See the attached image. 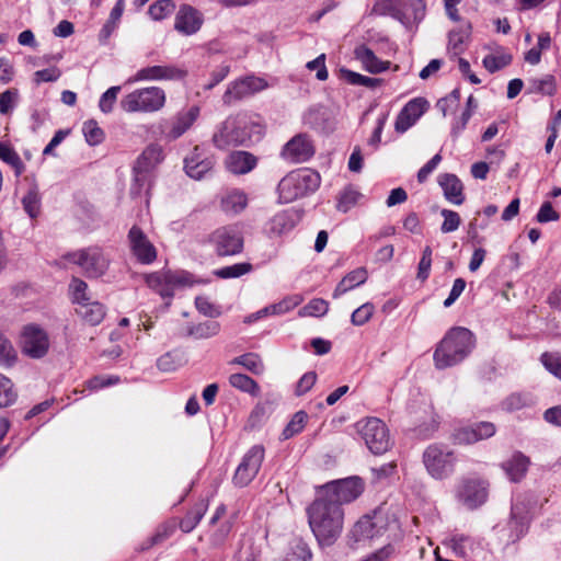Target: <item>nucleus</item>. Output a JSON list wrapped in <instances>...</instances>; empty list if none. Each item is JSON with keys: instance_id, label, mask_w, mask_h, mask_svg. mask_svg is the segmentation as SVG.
Here are the masks:
<instances>
[{"instance_id": "nucleus-1", "label": "nucleus", "mask_w": 561, "mask_h": 561, "mask_svg": "<svg viewBox=\"0 0 561 561\" xmlns=\"http://www.w3.org/2000/svg\"><path fill=\"white\" fill-rule=\"evenodd\" d=\"M307 514L309 526L318 542L322 546L333 545L343 529L344 511L342 506L336 501L319 494L307 508Z\"/></svg>"}, {"instance_id": "nucleus-2", "label": "nucleus", "mask_w": 561, "mask_h": 561, "mask_svg": "<svg viewBox=\"0 0 561 561\" xmlns=\"http://www.w3.org/2000/svg\"><path fill=\"white\" fill-rule=\"evenodd\" d=\"M473 333L462 327L450 329L436 346L434 364L438 369L455 366L461 363L474 348Z\"/></svg>"}, {"instance_id": "nucleus-3", "label": "nucleus", "mask_w": 561, "mask_h": 561, "mask_svg": "<svg viewBox=\"0 0 561 561\" xmlns=\"http://www.w3.org/2000/svg\"><path fill=\"white\" fill-rule=\"evenodd\" d=\"M320 185L318 172L305 168L289 172L278 184V195L283 203H291L313 193Z\"/></svg>"}, {"instance_id": "nucleus-4", "label": "nucleus", "mask_w": 561, "mask_h": 561, "mask_svg": "<svg viewBox=\"0 0 561 561\" xmlns=\"http://www.w3.org/2000/svg\"><path fill=\"white\" fill-rule=\"evenodd\" d=\"M259 128L260 126L250 122L245 115L228 117L214 134L213 142L219 149L242 146L251 140L252 131Z\"/></svg>"}, {"instance_id": "nucleus-5", "label": "nucleus", "mask_w": 561, "mask_h": 561, "mask_svg": "<svg viewBox=\"0 0 561 561\" xmlns=\"http://www.w3.org/2000/svg\"><path fill=\"white\" fill-rule=\"evenodd\" d=\"M422 460L427 473L435 480H445L455 472L458 456L449 446L442 443L428 445Z\"/></svg>"}, {"instance_id": "nucleus-6", "label": "nucleus", "mask_w": 561, "mask_h": 561, "mask_svg": "<svg viewBox=\"0 0 561 561\" xmlns=\"http://www.w3.org/2000/svg\"><path fill=\"white\" fill-rule=\"evenodd\" d=\"M165 92L159 87L137 89L122 98L119 105L126 113H153L164 106Z\"/></svg>"}, {"instance_id": "nucleus-7", "label": "nucleus", "mask_w": 561, "mask_h": 561, "mask_svg": "<svg viewBox=\"0 0 561 561\" xmlns=\"http://www.w3.org/2000/svg\"><path fill=\"white\" fill-rule=\"evenodd\" d=\"M68 261L79 265L83 274L89 278L103 276L110 266V257L100 247H88L79 251L68 253Z\"/></svg>"}, {"instance_id": "nucleus-8", "label": "nucleus", "mask_w": 561, "mask_h": 561, "mask_svg": "<svg viewBox=\"0 0 561 561\" xmlns=\"http://www.w3.org/2000/svg\"><path fill=\"white\" fill-rule=\"evenodd\" d=\"M356 427L367 448L374 455L385 454L390 448L389 431L381 420L367 417L357 422Z\"/></svg>"}, {"instance_id": "nucleus-9", "label": "nucleus", "mask_w": 561, "mask_h": 561, "mask_svg": "<svg viewBox=\"0 0 561 561\" xmlns=\"http://www.w3.org/2000/svg\"><path fill=\"white\" fill-rule=\"evenodd\" d=\"M218 256H231L242 252L243 234L236 225H227L215 229L207 238Z\"/></svg>"}, {"instance_id": "nucleus-10", "label": "nucleus", "mask_w": 561, "mask_h": 561, "mask_svg": "<svg viewBox=\"0 0 561 561\" xmlns=\"http://www.w3.org/2000/svg\"><path fill=\"white\" fill-rule=\"evenodd\" d=\"M147 285L163 298H172L176 287L192 286L193 275L185 271H160L146 277Z\"/></svg>"}, {"instance_id": "nucleus-11", "label": "nucleus", "mask_w": 561, "mask_h": 561, "mask_svg": "<svg viewBox=\"0 0 561 561\" xmlns=\"http://www.w3.org/2000/svg\"><path fill=\"white\" fill-rule=\"evenodd\" d=\"M22 353L31 358L39 359L47 355L50 346L48 333L36 323H28L21 331Z\"/></svg>"}, {"instance_id": "nucleus-12", "label": "nucleus", "mask_w": 561, "mask_h": 561, "mask_svg": "<svg viewBox=\"0 0 561 561\" xmlns=\"http://www.w3.org/2000/svg\"><path fill=\"white\" fill-rule=\"evenodd\" d=\"M488 481L480 478H462L456 485L457 500L467 508L474 510L485 503L489 495Z\"/></svg>"}, {"instance_id": "nucleus-13", "label": "nucleus", "mask_w": 561, "mask_h": 561, "mask_svg": "<svg viewBox=\"0 0 561 561\" xmlns=\"http://www.w3.org/2000/svg\"><path fill=\"white\" fill-rule=\"evenodd\" d=\"M364 490L363 480L358 477L333 481L323 486L320 494L336 501L341 506L356 500Z\"/></svg>"}, {"instance_id": "nucleus-14", "label": "nucleus", "mask_w": 561, "mask_h": 561, "mask_svg": "<svg viewBox=\"0 0 561 561\" xmlns=\"http://www.w3.org/2000/svg\"><path fill=\"white\" fill-rule=\"evenodd\" d=\"M264 460V448L260 445L251 447L243 456L232 478L233 484L247 486L259 473Z\"/></svg>"}, {"instance_id": "nucleus-15", "label": "nucleus", "mask_w": 561, "mask_h": 561, "mask_svg": "<svg viewBox=\"0 0 561 561\" xmlns=\"http://www.w3.org/2000/svg\"><path fill=\"white\" fill-rule=\"evenodd\" d=\"M530 508L531 502L527 497H517L512 504L508 522L510 541L515 542L527 533L530 523Z\"/></svg>"}, {"instance_id": "nucleus-16", "label": "nucleus", "mask_w": 561, "mask_h": 561, "mask_svg": "<svg viewBox=\"0 0 561 561\" xmlns=\"http://www.w3.org/2000/svg\"><path fill=\"white\" fill-rule=\"evenodd\" d=\"M386 520L380 513L365 515L358 519L350 531V540L354 543L369 540L383 534Z\"/></svg>"}, {"instance_id": "nucleus-17", "label": "nucleus", "mask_w": 561, "mask_h": 561, "mask_svg": "<svg viewBox=\"0 0 561 561\" xmlns=\"http://www.w3.org/2000/svg\"><path fill=\"white\" fill-rule=\"evenodd\" d=\"M314 154L312 140L307 134L294 136L282 149L280 156L293 163H301Z\"/></svg>"}, {"instance_id": "nucleus-18", "label": "nucleus", "mask_w": 561, "mask_h": 561, "mask_svg": "<svg viewBox=\"0 0 561 561\" xmlns=\"http://www.w3.org/2000/svg\"><path fill=\"white\" fill-rule=\"evenodd\" d=\"M128 241L133 254L139 262L150 264L156 260V248L139 227L133 226L130 228Z\"/></svg>"}, {"instance_id": "nucleus-19", "label": "nucleus", "mask_w": 561, "mask_h": 561, "mask_svg": "<svg viewBox=\"0 0 561 561\" xmlns=\"http://www.w3.org/2000/svg\"><path fill=\"white\" fill-rule=\"evenodd\" d=\"M495 431L493 423L479 422L471 426L457 428L453 434V439L458 445H470L492 437Z\"/></svg>"}, {"instance_id": "nucleus-20", "label": "nucleus", "mask_w": 561, "mask_h": 561, "mask_svg": "<svg viewBox=\"0 0 561 561\" xmlns=\"http://www.w3.org/2000/svg\"><path fill=\"white\" fill-rule=\"evenodd\" d=\"M185 76L186 71L173 65L150 66L139 69L128 81L180 80Z\"/></svg>"}, {"instance_id": "nucleus-21", "label": "nucleus", "mask_w": 561, "mask_h": 561, "mask_svg": "<svg viewBox=\"0 0 561 561\" xmlns=\"http://www.w3.org/2000/svg\"><path fill=\"white\" fill-rule=\"evenodd\" d=\"M428 103L423 98H415L409 101L400 111L396 118L394 129L398 133H404L412 127L416 121L424 114Z\"/></svg>"}, {"instance_id": "nucleus-22", "label": "nucleus", "mask_w": 561, "mask_h": 561, "mask_svg": "<svg viewBox=\"0 0 561 561\" xmlns=\"http://www.w3.org/2000/svg\"><path fill=\"white\" fill-rule=\"evenodd\" d=\"M409 0H376L371 13L376 15H389L401 23L410 22L407 11Z\"/></svg>"}, {"instance_id": "nucleus-23", "label": "nucleus", "mask_w": 561, "mask_h": 561, "mask_svg": "<svg viewBox=\"0 0 561 561\" xmlns=\"http://www.w3.org/2000/svg\"><path fill=\"white\" fill-rule=\"evenodd\" d=\"M213 167V159L204 156L198 147H195L193 152L184 159V170L194 180H201Z\"/></svg>"}, {"instance_id": "nucleus-24", "label": "nucleus", "mask_w": 561, "mask_h": 561, "mask_svg": "<svg viewBox=\"0 0 561 561\" xmlns=\"http://www.w3.org/2000/svg\"><path fill=\"white\" fill-rule=\"evenodd\" d=\"M203 24L201 13L191 5H182L175 18V30L192 35L196 33Z\"/></svg>"}, {"instance_id": "nucleus-25", "label": "nucleus", "mask_w": 561, "mask_h": 561, "mask_svg": "<svg viewBox=\"0 0 561 561\" xmlns=\"http://www.w3.org/2000/svg\"><path fill=\"white\" fill-rule=\"evenodd\" d=\"M529 465L530 460L527 456L520 451H515L510 459L502 462L501 467L510 481L516 483L524 479Z\"/></svg>"}, {"instance_id": "nucleus-26", "label": "nucleus", "mask_w": 561, "mask_h": 561, "mask_svg": "<svg viewBox=\"0 0 561 561\" xmlns=\"http://www.w3.org/2000/svg\"><path fill=\"white\" fill-rule=\"evenodd\" d=\"M355 58L359 60L363 68L370 73H380L389 68V61L380 60L375 53L366 45H359L354 50Z\"/></svg>"}, {"instance_id": "nucleus-27", "label": "nucleus", "mask_w": 561, "mask_h": 561, "mask_svg": "<svg viewBox=\"0 0 561 561\" xmlns=\"http://www.w3.org/2000/svg\"><path fill=\"white\" fill-rule=\"evenodd\" d=\"M257 159L247 151H234L226 160L227 169L233 174H245L256 165Z\"/></svg>"}, {"instance_id": "nucleus-28", "label": "nucleus", "mask_w": 561, "mask_h": 561, "mask_svg": "<svg viewBox=\"0 0 561 561\" xmlns=\"http://www.w3.org/2000/svg\"><path fill=\"white\" fill-rule=\"evenodd\" d=\"M438 183L444 191L445 197L449 202H451L456 205H460L463 203V201H465V196L462 194L463 186H462L461 181L455 174L445 173V174L439 175Z\"/></svg>"}, {"instance_id": "nucleus-29", "label": "nucleus", "mask_w": 561, "mask_h": 561, "mask_svg": "<svg viewBox=\"0 0 561 561\" xmlns=\"http://www.w3.org/2000/svg\"><path fill=\"white\" fill-rule=\"evenodd\" d=\"M162 159V148L159 145L151 144L137 158L133 169L151 173Z\"/></svg>"}, {"instance_id": "nucleus-30", "label": "nucleus", "mask_w": 561, "mask_h": 561, "mask_svg": "<svg viewBox=\"0 0 561 561\" xmlns=\"http://www.w3.org/2000/svg\"><path fill=\"white\" fill-rule=\"evenodd\" d=\"M79 317L91 325H98L105 316V308L99 301H87L79 305L76 309Z\"/></svg>"}, {"instance_id": "nucleus-31", "label": "nucleus", "mask_w": 561, "mask_h": 561, "mask_svg": "<svg viewBox=\"0 0 561 561\" xmlns=\"http://www.w3.org/2000/svg\"><path fill=\"white\" fill-rule=\"evenodd\" d=\"M298 220L295 210H285L276 214L270 222V230L275 234H283L290 231Z\"/></svg>"}, {"instance_id": "nucleus-32", "label": "nucleus", "mask_w": 561, "mask_h": 561, "mask_svg": "<svg viewBox=\"0 0 561 561\" xmlns=\"http://www.w3.org/2000/svg\"><path fill=\"white\" fill-rule=\"evenodd\" d=\"M367 279V271L364 267L350 272L335 287L333 298L336 299L346 291L364 284Z\"/></svg>"}, {"instance_id": "nucleus-33", "label": "nucleus", "mask_w": 561, "mask_h": 561, "mask_svg": "<svg viewBox=\"0 0 561 561\" xmlns=\"http://www.w3.org/2000/svg\"><path fill=\"white\" fill-rule=\"evenodd\" d=\"M248 205L247 195L241 191H231L221 198V209L228 215H237L241 213Z\"/></svg>"}, {"instance_id": "nucleus-34", "label": "nucleus", "mask_w": 561, "mask_h": 561, "mask_svg": "<svg viewBox=\"0 0 561 561\" xmlns=\"http://www.w3.org/2000/svg\"><path fill=\"white\" fill-rule=\"evenodd\" d=\"M199 115V108L191 107L187 112L180 113L173 122L170 130V137L176 139L181 137L196 121Z\"/></svg>"}, {"instance_id": "nucleus-35", "label": "nucleus", "mask_w": 561, "mask_h": 561, "mask_svg": "<svg viewBox=\"0 0 561 561\" xmlns=\"http://www.w3.org/2000/svg\"><path fill=\"white\" fill-rule=\"evenodd\" d=\"M207 511V503L199 501L196 503L191 511L180 522V529L183 533H191L204 517Z\"/></svg>"}, {"instance_id": "nucleus-36", "label": "nucleus", "mask_w": 561, "mask_h": 561, "mask_svg": "<svg viewBox=\"0 0 561 561\" xmlns=\"http://www.w3.org/2000/svg\"><path fill=\"white\" fill-rule=\"evenodd\" d=\"M252 93L248 90V87L243 82L242 78L231 82L226 92L222 95V102L225 105H231L232 103L240 101L244 98L251 96Z\"/></svg>"}, {"instance_id": "nucleus-37", "label": "nucleus", "mask_w": 561, "mask_h": 561, "mask_svg": "<svg viewBox=\"0 0 561 561\" xmlns=\"http://www.w3.org/2000/svg\"><path fill=\"white\" fill-rule=\"evenodd\" d=\"M0 159L14 170L15 176L22 175L25 171V164L18 152L10 146L2 142H0Z\"/></svg>"}, {"instance_id": "nucleus-38", "label": "nucleus", "mask_w": 561, "mask_h": 561, "mask_svg": "<svg viewBox=\"0 0 561 561\" xmlns=\"http://www.w3.org/2000/svg\"><path fill=\"white\" fill-rule=\"evenodd\" d=\"M133 182L130 184L129 194L133 198L139 197L142 192L148 193L151 187V173L134 170Z\"/></svg>"}, {"instance_id": "nucleus-39", "label": "nucleus", "mask_w": 561, "mask_h": 561, "mask_svg": "<svg viewBox=\"0 0 561 561\" xmlns=\"http://www.w3.org/2000/svg\"><path fill=\"white\" fill-rule=\"evenodd\" d=\"M229 383L233 388L252 396H257L260 393V387L257 382L244 374H232L229 377Z\"/></svg>"}, {"instance_id": "nucleus-40", "label": "nucleus", "mask_w": 561, "mask_h": 561, "mask_svg": "<svg viewBox=\"0 0 561 561\" xmlns=\"http://www.w3.org/2000/svg\"><path fill=\"white\" fill-rule=\"evenodd\" d=\"M220 325L218 322L207 320L205 322L188 327L187 335L195 339H208L218 334Z\"/></svg>"}, {"instance_id": "nucleus-41", "label": "nucleus", "mask_w": 561, "mask_h": 561, "mask_svg": "<svg viewBox=\"0 0 561 561\" xmlns=\"http://www.w3.org/2000/svg\"><path fill=\"white\" fill-rule=\"evenodd\" d=\"M340 73L342 79L353 85H364L373 89L379 85L381 82L380 79L366 77L345 68L340 69Z\"/></svg>"}, {"instance_id": "nucleus-42", "label": "nucleus", "mask_w": 561, "mask_h": 561, "mask_svg": "<svg viewBox=\"0 0 561 561\" xmlns=\"http://www.w3.org/2000/svg\"><path fill=\"white\" fill-rule=\"evenodd\" d=\"M252 271V265L248 262L236 263L233 265L224 266L214 271V275L218 278H238Z\"/></svg>"}, {"instance_id": "nucleus-43", "label": "nucleus", "mask_w": 561, "mask_h": 561, "mask_svg": "<svg viewBox=\"0 0 561 561\" xmlns=\"http://www.w3.org/2000/svg\"><path fill=\"white\" fill-rule=\"evenodd\" d=\"M261 548L255 545L252 537H245L237 556L238 561H260Z\"/></svg>"}, {"instance_id": "nucleus-44", "label": "nucleus", "mask_w": 561, "mask_h": 561, "mask_svg": "<svg viewBox=\"0 0 561 561\" xmlns=\"http://www.w3.org/2000/svg\"><path fill=\"white\" fill-rule=\"evenodd\" d=\"M232 363L243 366L254 375H262L264 373V364L261 357L255 353H248L238 356L232 360Z\"/></svg>"}, {"instance_id": "nucleus-45", "label": "nucleus", "mask_w": 561, "mask_h": 561, "mask_svg": "<svg viewBox=\"0 0 561 561\" xmlns=\"http://www.w3.org/2000/svg\"><path fill=\"white\" fill-rule=\"evenodd\" d=\"M18 359V353L11 341L0 332V366L11 367Z\"/></svg>"}, {"instance_id": "nucleus-46", "label": "nucleus", "mask_w": 561, "mask_h": 561, "mask_svg": "<svg viewBox=\"0 0 561 561\" xmlns=\"http://www.w3.org/2000/svg\"><path fill=\"white\" fill-rule=\"evenodd\" d=\"M529 92L543 95H553L556 93V80L551 75H546L540 79L529 81Z\"/></svg>"}, {"instance_id": "nucleus-47", "label": "nucleus", "mask_w": 561, "mask_h": 561, "mask_svg": "<svg viewBox=\"0 0 561 561\" xmlns=\"http://www.w3.org/2000/svg\"><path fill=\"white\" fill-rule=\"evenodd\" d=\"M312 553L307 542L301 538L293 540L290 546V552L286 557V561H310Z\"/></svg>"}, {"instance_id": "nucleus-48", "label": "nucleus", "mask_w": 561, "mask_h": 561, "mask_svg": "<svg viewBox=\"0 0 561 561\" xmlns=\"http://www.w3.org/2000/svg\"><path fill=\"white\" fill-rule=\"evenodd\" d=\"M362 194L353 186H346L339 195L336 208L340 211L346 213L355 206Z\"/></svg>"}, {"instance_id": "nucleus-49", "label": "nucleus", "mask_w": 561, "mask_h": 561, "mask_svg": "<svg viewBox=\"0 0 561 561\" xmlns=\"http://www.w3.org/2000/svg\"><path fill=\"white\" fill-rule=\"evenodd\" d=\"M308 414L305 411H298L294 414L289 423L284 428L282 436L284 439H289L299 434L306 426Z\"/></svg>"}, {"instance_id": "nucleus-50", "label": "nucleus", "mask_w": 561, "mask_h": 561, "mask_svg": "<svg viewBox=\"0 0 561 561\" xmlns=\"http://www.w3.org/2000/svg\"><path fill=\"white\" fill-rule=\"evenodd\" d=\"M18 393L13 388L12 381L0 374V408L10 407L15 402Z\"/></svg>"}, {"instance_id": "nucleus-51", "label": "nucleus", "mask_w": 561, "mask_h": 561, "mask_svg": "<svg viewBox=\"0 0 561 561\" xmlns=\"http://www.w3.org/2000/svg\"><path fill=\"white\" fill-rule=\"evenodd\" d=\"M182 364V355L178 351H171L157 359V367L164 373L176 370Z\"/></svg>"}, {"instance_id": "nucleus-52", "label": "nucleus", "mask_w": 561, "mask_h": 561, "mask_svg": "<svg viewBox=\"0 0 561 561\" xmlns=\"http://www.w3.org/2000/svg\"><path fill=\"white\" fill-rule=\"evenodd\" d=\"M82 131L85 140L90 146H96L104 139V131L99 127L98 123L93 119L83 123Z\"/></svg>"}, {"instance_id": "nucleus-53", "label": "nucleus", "mask_w": 561, "mask_h": 561, "mask_svg": "<svg viewBox=\"0 0 561 561\" xmlns=\"http://www.w3.org/2000/svg\"><path fill=\"white\" fill-rule=\"evenodd\" d=\"M511 61L512 56L510 54L486 55L483 58V66L489 72L493 73L508 66Z\"/></svg>"}, {"instance_id": "nucleus-54", "label": "nucleus", "mask_w": 561, "mask_h": 561, "mask_svg": "<svg viewBox=\"0 0 561 561\" xmlns=\"http://www.w3.org/2000/svg\"><path fill=\"white\" fill-rule=\"evenodd\" d=\"M540 362L543 367L552 374L556 378L561 380V354L545 352L540 356Z\"/></svg>"}, {"instance_id": "nucleus-55", "label": "nucleus", "mask_w": 561, "mask_h": 561, "mask_svg": "<svg viewBox=\"0 0 561 561\" xmlns=\"http://www.w3.org/2000/svg\"><path fill=\"white\" fill-rule=\"evenodd\" d=\"M69 287L72 295V301L78 306L91 300L88 296V284L84 280L73 277Z\"/></svg>"}, {"instance_id": "nucleus-56", "label": "nucleus", "mask_w": 561, "mask_h": 561, "mask_svg": "<svg viewBox=\"0 0 561 561\" xmlns=\"http://www.w3.org/2000/svg\"><path fill=\"white\" fill-rule=\"evenodd\" d=\"M175 4L172 0H157L149 7V15L153 20H162L173 12Z\"/></svg>"}, {"instance_id": "nucleus-57", "label": "nucleus", "mask_w": 561, "mask_h": 561, "mask_svg": "<svg viewBox=\"0 0 561 561\" xmlns=\"http://www.w3.org/2000/svg\"><path fill=\"white\" fill-rule=\"evenodd\" d=\"M19 93L16 89H8L0 93V113L8 115L13 112L18 105Z\"/></svg>"}, {"instance_id": "nucleus-58", "label": "nucleus", "mask_w": 561, "mask_h": 561, "mask_svg": "<svg viewBox=\"0 0 561 561\" xmlns=\"http://www.w3.org/2000/svg\"><path fill=\"white\" fill-rule=\"evenodd\" d=\"M121 91L119 85H114L107 89L100 98L99 107L104 114H108L113 111L114 104L117 100V95Z\"/></svg>"}, {"instance_id": "nucleus-59", "label": "nucleus", "mask_w": 561, "mask_h": 561, "mask_svg": "<svg viewBox=\"0 0 561 561\" xmlns=\"http://www.w3.org/2000/svg\"><path fill=\"white\" fill-rule=\"evenodd\" d=\"M329 310V304L321 298L310 300L300 311L302 316L321 317Z\"/></svg>"}, {"instance_id": "nucleus-60", "label": "nucleus", "mask_w": 561, "mask_h": 561, "mask_svg": "<svg viewBox=\"0 0 561 561\" xmlns=\"http://www.w3.org/2000/svg\"><path fill=\"white\" fill-rule=\"evenodd\" d=\"M172 533H173V528L171 526L163 525L157 529L154 535H152L150 538L145 540L140 545L139 549L141 551H146V550L150 549L151 547H153L158 543H161L162 541L168 539L172 535Z\"/></svg>"}, {"instance_id": "nucleus-61", "label": "nucleus", "mask_w": 561, "mask_h": 561, "mask_svg": "<svg viewBox=\"0 0 561 561\" xmlns=\"http://www.w3.org/2000/svg\"><path fill=\"white\" fill-rule=\"evenodd\" d=\"M440 215L444 217L440 230L444 233L457 230L461 224V218L458 213L450 209H443Z\"/></svg>"}, {"instance_id": "nucleus-62", "label": "nucleus", "mask_w": 561, "mask_h": 561, "mask_svg": "<svg viewBox=\"0 0 561 561\" xmlns=\"http://www.w3.org/2000/svg\"><path fill=\"white\" fill-rule=\"evenodd\" d=\"M24 210L30 217L35 218L39 210V197L36 188H32L22 198Z\"/></svg>"}, {"instance_id": "nucleus-63", "label": "nucleus", "mask_w": 561, "mask_h": 561, "mask_svg": "<svg viewBox=\"0 0 561 561\" xmlns=\"http://www.w3.org/2000/svg\"><path fill=\"white\" fill-rule=\"evenodd\" d=\"M374 313V306L369 302L358 307L353 313L351 321L354 325L365 324Z\"/></svg>"}, {"instance_id": "nucleus-64", "label": "nucleus", "mask_w": 561, "mask_h": 561, "mask_svg": "<svg viewBox=\"0 0 561 561\" xmlns=\"http://www.w3.org/2000/svg\"><path fill=\"white\" fill-rule=\"evenodd\" d=\"M559 218L560 215L553 209L550 202H545L536 216L537 221L540 224L557 221Z\"/></svg>"}]
</instances>
